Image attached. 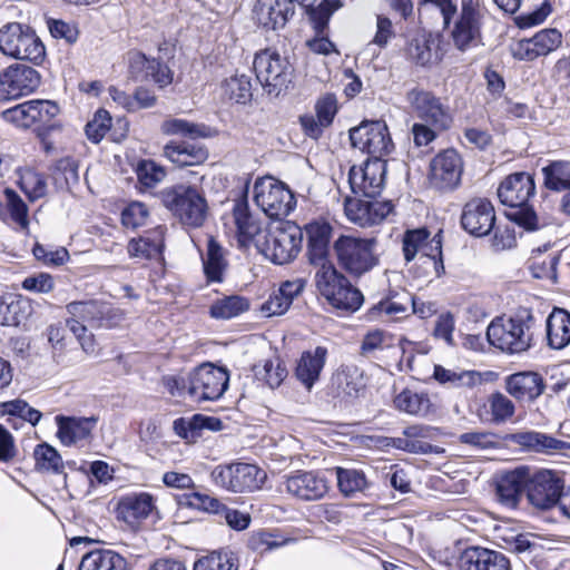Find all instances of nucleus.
<instances>
[{
  "label": "nucleus",
  "instance_id": "a19ab883",
  "mask_svg": "<svg viewBox=\"0 0 570 570\" xmlns=\"http://www.w3.org/2000/svg\"><path fill=\"white\" fill-rule=\"evenodd\" d=\"M6 202L7 223L14 225V228L27 233L29 230V208L24 200L11 188L3 190Z\"/></svg>",
  "mask_w": 570,
  "mask_h": 570
},
{
  "label": "nucleus",
  "instance_id": "0e129e2a",
  "mask_svg": "<svg viewBox=\"0 0 570 570\" xmlns=\"http://www.w3.org/2000/svg\"><path fill=\"white\" fill-rule=\"evenodd\" d=\"M166 176L163 167L158 166L153 160H144L137 167V177L139 183L147 187L153 188L159 184Z\"/></svg>",
  "mask_w": 570,
  "mask_h": 570
},
{
  "label": "nucleus",
  "instance_id": "5701e85b",
  "mask_svg": "<svg viewBox=\"0 0 570 570\" xmlns=\"http://www.w3.org/2000/svg\"><path fill=\"white\" fill-rule=\"evenodd\" d=\"M529 481V469L520 466L503 472L495 480L497 501L507 509H517Z\"/></svg>",
  "mask_w": 570,
  "mask_h": 570
},
{
  "label": "nucleus",
  "instance_id": "a878e982",
  "mask_svg": "<svg viewBox=\"0 0 570 570\" xmlns=\"http://www.w3.org/2000/svg\"><path fill=\"white\" fill-rule=\"evenodd\" d=\"M459 567L461 570H510V561L502 552L470 547L461 553Z\"/></svg>",
  "mask_w": 570,
  "mask_h": 570
},
{
  "label": "nucleus",
  "instance_id": "b1692460",
  "mask_svg": "<svg viewBox=\"0 0 570 570\" xmlns=\"http://www.w3.org/2000/svg\"><path fill=\"white\" fill-rule=\"evenodd\" d=\"M561 43L562 33L558 29L548 28L537 32L532 38L517 42L512 52L517 59L532 61L554 51Z\"/></svg>",
  "mask_w": 570,
  "mask_h": 570
},
{
  "label": "nucleus",
  "instance_id": "58836bf2",
  "mask_svg": "<svg viewBox=\"0 0 570 570\" xmlns=\"http://www.w3.org/2000/svg\"><path fill=\"white\" fill-rule=\"evenodd\" d=\"M78 570H127V562L112 550L96 549L81 558Z\"/></svg>",
  "mask_w": 570,
  "mask_h": 570
},
{
  "label": "nucleus",
  "instance_id": "c756f323",
  "mask_svg": "<svg viewBox=\"0 0 570 570\" xmlns=\"http://www.w3.org/2000/svg\"><path fill=\"white\" fill-rule=\"evenodd\" d=\"M505 389L518 401L532 402L544 392L546 384L535 372H519L507 377Z\"/></svg>",
  "mask_w": 570,
  "mask_h": 570
},
{
  "label": "nucleus",
  "instance_id": "5fc2aeb1",
  "mask_svg": "<svg viewBox=\"0 0 570 570\" xmlns=\"http://www.w3.org/2000/svg\"><path fill=\"white\" fill-rule=\"evenodd\" d=\"M36 468L40 471L60 473L63 461L58 451L48 443L38 444L33 451Z\"/></svg>",
  "mask_w": 570,
  "mask_h": 570
},
{
  "label": "nucleus",
  "instance_id": "7ed1b4c3",
  "mask_svg": "<svg viewBox=\"0 0 570 570\" xmlns=\"http://www.w3.org/2000/svg\"><path fill=\"white\" fill-rule=\"evenodd\" d=\"M532 323L531 314L495 317L487 328V338L492 346L503 353H523L532 345Z\"/></svg>",
  "mask_w": 570,
  "mask_h": 570
},
{
  "label": "nucleus",
  "instance_id": "ea45409f",
  "mask_svg": "<svg viewBox=\"0 0 570 570\" xmlns=\"http://www.w3.org/2000/svg\"><path fill=\"white\" fill-rule=\"evenodd\" d=\"M509 441L535 452L549 453L553 450H561L566 442L554 439L541 432L524 431L509 435Z\"/></svg>",
  "mask_w": 570,
  "mask_h": 570
},
{
  "label": "nucleus",
  "instance_id": "9b49d317",
  "mask_svg": "<svg viewBox=\"0 0 570 570\" xmlns=\"http://www.w3.org/2000/svg\"><path fill=\"white\" fill-rule=\"evenodd\" d=\"M253 199L266 216L275 219L288 216L296 206L295 197L285 184L269 176L256 179Z\"/></svg>",
  "mask_w": 570,
  "mask_h": 570
},
{
  "label": "nucleus",
  "instance_id": "f8f14e48",
  "mask_svg": "<svg viewBox=\"0 0 570 570\" xmlns=\"http://www.w3.org/2000/svg\"><path fill=\"white\" fill-rule=\"evenodd\" d=\"M254 70L268 95L278 96L292 81L293 68L289 61L272 49L256 53Z\"/></svg>",
  "mask_w": 570,
  "mask_h": 570
},
{
  "label": "nucleus",
  "instance_id": "2eb2a0df",
  "mask_svg": "<svg viewBox=\"0 0 570 570\" xmlns=\"http://www.w3.org/2000/svg\"><path fill=\"white\" fill-rule=\"evenodd\" d=\"M386 163L383 159H367L361 166H352L348 184L356 196L375 198L385 185Z\"/></svg>",
  "mask_w": 570,
  "mask_h": 570
},
{
  "label": "nucleus",
  "instance_id": "c85d7f7f",
  "mask_svg": "<svg viewBox=\"0 0 570 570\" xmlns=\"http://www.w3.org/2000/svg\"><path fill=\"white\" fill-rule=\"evenodd\" d=\"M232 217L242 246H248L252 243L256 246L257 239H263L266 230L263 229L262 222L250 213L246 200L235 202Z\"/></svg>",
  "mask_w": 570,
  "mask_h": 570
},
{
  "label": "nucleus",
  "instance_id": "79ce46f5",
  "mask_svg": "<svg viewBox=\"0 0 570 570\" xmlns=\"http://www.w3.org/2000/svg\"><path fill=\"white\" fill-rule=\"evenodd\" d=\"M525 10L515 18L519 28H531L543 23L552 13L553 0H524Z\"/></svg>",
  "mask_w": 570,
  "mask_h": 570
},
{
  "label": "nucleus",
  "instance_id": "e2e57ef3",
  "mask_svg": "<svg viewBox=\"0 0 570 570\" xmlns=\"http://www.w3.org/2000/svg\"><path fill=\"white\" fill-rule=\"evenodd\" d=\"M490 410L492 421L500 424L513 416L515 406L508 396L502 393H495L490 399Z\"/></svg>",
  "mask_w": 570,
  "mask_h": 570
},
{
  "label": "nucleus",
  "instance_id": "de8ad7c7",
  "mask_svg": "<svg viewBox=\"0 0 570 570\" xmlns=\"http://www.w3.org/2000/svg\"><path fill=\"white\" fill-rule=\"evenodd\" d=\"M248 308L249 302L247 298L232 295L215 301L209 308V314L216 320H229L240 315Z\"/></svg>",
  "mask_w": 570,
  "mask_h": 570
},
{
  "label": "nucleus",
  "instance_id": "09e8293b",
  "mask_svg": "<svg viewBox=\"0 0 570 570\" xmlns=\"http://www.w3.org/2000/svg\"><path fill=\"white\" fill-rule=\"evenodd\" d=\"M334 384L346 396H357L364 387L363 375L356 365H343L333 377Z\"/></svg>",
  "mask_w": 570,
  "mask_h": 570
},
{
  "label": "nucleus",
  "instance_id": "680f3d73",
  "mask_svg": "<svg viewBox=\"0 0 570 570\" xmlns=\"http://www.w3.org/2000/svg\"><path fill=\"white\" fill-rule=\"evenodd\" d=\"M459 442L475 450H490L499 446L497 435L489 431H471L462 433L459 435Z\"/></svg>",
  "mask_w": 570,
  "mask_h": 570
},
{
  "label": "nucleus",
  "instance_id": "f3484780",
  "mask_svg": "<svg viewBox=\"0 0 570 570\" xmlns=\"http://www.w3.org/2000/svg\"><path fill=\"white\" fill-rule=\"evenodd\" d=\"M406 101L417 118L436 129H446L451 124L449 109L433 92L413 88L406 94Z\"/></svg>",
  "mask_w": 570,
  "mask_h": 570
},
{
  "label": "nucleus",
  "instance_id": "f03ea898",
  "mask_svg": "<svg viewBox=\"0 0 570 570\" xmlns=\"http://www.w3.org/2000/svg\"><path fill=\"white\" fill-rule=\"evenodd\" d=\"M66 308L69 314L66 324L87 354L95 353L96 348L94 336L88 333L86 324L97 328H111L124 321V313L112 304L106 302H71Z\"/></svg>",
  "mask_w": 570,
  "mask_h": 570
},
{
  "label": "nucleus",
  "instance_id": "6e6552de",
  "mask_svg": "<svg viewBox=\"0 0 570 570\" xmlns=\"http://www.w3.org/2000/svg\"><path fill=\"white\" fill-rule=\"evenodd\" d=\"M315 283L322 296L337 309L355 312L363 304L362 293L338 273L334 265H327L325 269L317 271Z\"/></svg>",
  "mask_w": 570,
  "mask_h": 570
},
{
  "label": "nucleus",
  "instance_id": "774afa93",
  "mask_svg": "<svg viewBox=\"0 0 570 570\" xmlns=\"http://www.w3.org/2000/svg\"><path fill=\"white\" fill-rule=\"evenodd\" d=\"M2 406L4 413L19 416L32 425H36L42 416L40 411L31 407L27 402L22 400L6 402Z\"/></svg>",
  "mask_w": 570,
  "mask_h": 570
},
{
  "label": "nucleus",
  "instance_id": "4d7b16f0",
  "mask_svg": "<svg viewBox=\"0 0 570 570\" xmlns=\"http://www.w3.org/2000/svg\"><path fill=\"white\" fill-rule=\"evenodd\" d=\"M392 346V336L387 332L379 328L368 331L360 346V354L364 357H371L376 352L383 351L384 348Z\"/></svg>",
  "mask_w": 570,
  "mask_h": 570
},
{
  "label": "nucleus",
  "instance_id": "6ab92c4d",
  "mask_svg": "<svg viewBox=\"0 0 570 570\" xmlns=\"http://www.w3.org/2000/svg\"><path fill=\"white\" fill-rule=\"evenodd\" d=\"M563 484L554 472L541 470L531 474L527 484V498L537 509L548 510L558 504Z\"/></svg>",
  "mask_w": 570,
  "mask_h": 570
},
{
  "label": "nucleus",
  "instance_id": "bb28decb",
  "mask_svg": "<svg viewBox=\"0 0 570 570\" xmlns=\"http://www.w3.org/2000/svg\"><path fill=\"white\" fill-rule=\"evenodd\" d=\"M55 420L58 428L57 438L61 444L66 446L88 441L98 422L96 416L77 417L57 415Z\"/></svg>",
  "mask_w": 570,
  "mask_h": 570
},
{
  "label": "nucleus",
  "instance_id": "a18cd8bd",
  "mask_svg": "<svg viewBox=\"0 0 570 570\" xmlns=\"http://www.w3.org/2000/svg\"><path fill=\"white\" fill-rule=\"evenodd\" d=\"M337 487L344 497H354L368 488V481L363 471L356 469L335 468Z\"/></svg>",
  "mask_w": 570,
  "mask_h": 570
},
{
  "label": "nucleus",
  "instance_id": "1a4fd4ad",
  "mask_svg": "<svg viewBox=\"0 0 570 570\" xmlns=\"http://www.w3.org/2000/svg\"><path fill=\"white\" fill-rule=\"evenodd\" d=\"M303 232L296 225L269 228L263 239H257L256 248L267 259L277 265L294 261L302 249Z\"/></svg>",
  "mask_w": 570,
  "mask_h": 570
},
{
  "label": "nucleus",
  "instance_id": "f704fd0d",
  "mask_svg": "<svg viewBox=\"0 0 570 570\" xmlns=\"http://www.w3.org/2000/svg\"><path fill=\"white\" fill-rule=\"evenodd\" d=\"M548 345L554 350H562L570 344V313L563 308L554 307L547 318Z\"/></svg>",
  "mask_w": 570,
  "mask_h": 570
},
{
  "label": "nucleus",
  "instance_id": "864d4df0",
  "mask_svg": "<svg viewBox=\"0 0 570 570\" xmlns=\"http://www.w3.org/2000/svg\"><path fill=\"white\" fill-rule=\"evenodd\" d=\"M23 302L12 293H0V325L17 326L21 322Z\"/></svg>",
  "mask_w": 570,
  "mask_h": 570
},
{
  "label": "nucleus",
  "instance_id": "4468645a",
  "mask_svg": "<svg viewBox=\"0 0 570 570\" xmlns=\"http://www.w3.org/2000/svg\"><path fill=\"white\" fill-rule=\"evenodd\" d=\"M350 139L353 147L371 155V159H382L394 148L387 125L381 120L363 121L350 130Z\"/></svg>",
  "mask_w": 570,
  "mask_h": 570
},
{
  "label": "nucleus",
  "instance_id": "f257e3e1",
  "mask_svg": "<svg viewBox=\"0 0 570 570\" xmlns=\"http://www.w3.org/2000/svg\"><path fill=\"white\" fill-rule=\"evenodd\" d=\"M438 10L443 19L444 28H449L454 47L464 52L481 42V28L485 9L480 0H461L460 10L453 0H421L419 11Z\"/></svg>",
  "mask_w": 570,
  "mask_h": 570
},
{
  "label": "nucleus",
  "instance_id": "7c9ffc66",
  "mask_svg": "<svg viewBox=\"0 0 570 570\" xmlns=\"http://www.w3.org/2000/svg\"><path fill=\"white\" fill-rule=\"evenodd\" d=\"M328 355L325 346H316L313 350L304 351L296 362L295 376L307 389L311 390L318 381Z\"/></svg>",
  "mask_w": 570,
  "mask_h": 570
},
{
  "label": "nucleus",
  "instance_id": "6e6d98bb",
  "mask_svg": "<svg viewBox=\"0 0 570 570\" xmlns=\"http://www.w3.org/2000/svg\"><path fill=\"white\" fill-rule=\"evenodd\" d=\"M254 373L256 379L264 381L271 389L278 387L287 375L278 358L266 360L263 365H255Z\"/></svg>",
  "mask_w": 570,
  "mask_h": 570
},
{
  "label": "nucleus",
  "instance_id": "cd10ccee",
  "mask_svg": "<svg viewBox=\"0 0 570 570\" xmlns=\"http://www.w3.org/2000/svg\"><path fill=\"white\" fill-rule=\"evenodd\" d=\"M253 12L259 26L276 30L293 17L294 4L291 0H257Z\"/></svg>",
  "mask_w": 570,
  "mask_h": 570
},
{
  "label": "nucleus",
  "instance_id": "69168bd1",
  "mask_svg": "<svg viewBox=\"0 0 570 570\" xmlns=\"http://www.w3.org/2000/svg\"><path fill=\"white\" fill-rule=\"evenodd\" d=\"M181 503L210 513H220V509L224 508V504L218 499L200 492L185 494Z\"/></svg>",
  "mask_w": 570,
  "mask_h": 570
},
{
  "label": "nucleus",
  "instance_id": "412c9836",
  "mask_svg": "<svg viewBox=\"0 0 570 570\" xmlns=\"http://www.w3.org/2000/svg\"><path fill=\"white\" fill-rule=\"evenodd\" d=\"M390 202L363 200L346 197L344 212L347 219L361 227H370L382 223L392 212Z\"/></svg>",
  "mask_w": 570,
  "mask_h": 570
},
{
  "label": "nucleus",
  "instance_id": "bf43d9fd",
  "mask_svg": "<svg viewBox=\"0 0 570 570\" xmlns=\"http://www.w3.org/2000/svg\"><path fill=\"white\" fill-rule=\"evenodd\" d=\"M35 109L32 108L31 100L19 104L12 108H9L2 112V117L6 121L16 125L21 128H30L36 125Z\"/></svg>",
  "mask_w": 570,
  "mask_h": 570
},
{
  "label": "nucleus",
  "instance_id": "c9c22d12",
  "mask_svg": "<svg viewBox=\"0 0 570 570\" xmlns=\"http://www.w3.org/2000/svg\"><path fill=\"white\" fill-rule=\"evenodd\" d=\"M154 508V500L149 493H131L122 497L118 502V514L127 523H135L149 515Z\"/></svg>",
  "mask_w": 570,
  "mask_h": 570
},
{
  "label": "nucleus",
  "instance_id": "a211bd4d",
  "mask_svg": "<svg viewBox=\"0 0 570 570\" xmlns=\"http://www.w3.org/2000/svg\"><path fill=\"white\" fill-rule=\"evenodd\" d=\"M302 232L306 237V257L308 263L317 267V271H323L327 265H333L330 261L332 225L327 220L318 218L307 223Z\"/></svg>",
  "mask_w": 570,
  "mask_h": 570
},
{
  "label": "nucleus",
  "instance_id": "ddd939ff",
  "mask_svg": "<svg viewBox=\"0 0 570 570\" xmlns=\"http://www.w3.org/2000/svg\"><path fill=\"white\" fill-rule=\"evenodd\" d=\"M226 368L204 363L188 373V396L195 402L216 401L228 387Z\"/></svg>",
  "mask_w": 570,
  "mask_h": 570
},
{
  "label": "nucleus",
  "instance_id": "423d86ee",
  "mask_svg": "<svg viewBox=\"0 0 570 570\" xmlns=\"http://www.w3.org/2000/svg\"><path fill=\"white\" fill-rule=\"evenodd\" d=\"M161 200L181 224L200 227L207 217L208 205L204 195L193 186L177 185L161 193Z\"/></svg>",
  "mask_w": 570,
  "mask_h": 570
},
{
  "label": "nucleus",
  "instance_id": "39448f33",
  "mask_svg": "<svg viewBox=\"0 0 570 570\" xmlns=\"http://www.w3.org/2000/svg\"><path fill=\"white\" fill-rule=\"evenodd\" d=\"M0 51L10 58L40 65L46 48L36 31L20 22H9L0 28Z\"/></svg>",
  "mask_w": 570,
  "mask_h": 570
},
{
  "label": "nucleus",
  "instance_id": "393cba45",
  "mask_svg": "<svg viewBox=\"0 0 570 570\" xmlns=\"http://www.w3.org/2000/svg\"><path fill=\"white\" fill-rule=\"evenodd\" d=\"M285 487L289 494L305 501L320 500L328 491L327 480L314 471H296L287 475Z\"/></svg>",
  "mask_w": 570,
  "mask_h": 570
},
{
  "label": "nucleus",
  "instance_id": "4c0bfd02",
  "mask_svg": "<svg viewBox=\"0 0 570 570\" xmlns=\"http://www.w3.org/2000/svg\"><path fill=\"white\" fill-rule=\"evenodd\" d=\"M165 226H157L138 239H131L128 244V253L134 257L154 258L161 254L165 246Z\"/></svg>",
  "mask_w": 570,
  "mask_h": 570
},
{
  "label": "nucleus",
  "instance_id": "2f4dec72",
  "mask_svg": "<svg viewBox=\"0 0 570 570\" xmlns=\"http://www.w3.org/2000/svg\"><path fill=\"white\" fill-rule=\"evenodd\" d=\"M163 155L179 167L197 166L208 158V151L202 144L175 140L164 146Z\"/></svg>",
  "mask_w": 570,
  "mask_h": 570
},
{
  "label": "nucleus",
  "instance_id": "72a5a7b5",
  "mask_svg": "<svg viewBox=\"0 0 570 570\" xmlns=\"http://www.w3.org/2000/svg\"><path fill=\"white\" fill-rule=\"evenodd\" d=\"M394 407L407 415L425 417L432 412V402L426 392L404 389L393 399Z\"/></svg>",
  "mask_w": 570,
  "mask_h": 570
},
{
  "label": "nucleus",
  "instance_id": "37998d69",
  "mask_svg": "<svg viewBox=\"0 0 570 570\" xmlns=\"http://www.w3.org/2000/svg\"><path fill=\"white\" fill-rule=\"evenodd\" d=\"M434 379L451 387H473L481 383V374L475 371L450 370L441 365L434 366Z\"/></svg>",
  "mask_w": 570,
  "mask_h": 570
},
{
  "label": "nucleus",
  "instance_id": "473e14b6",
  "mask_svg": "<svg viewBox=\"0 0 570 570\" xmlns=\"http://www.w3.org/2000/svg\"><path fill=\"white\" fill-rule=\"evenodd\" d=\"M407 57L420 66H429L442 59L440 40L431 33H420L407 45Z\"/></svg>",
  "mask_w": 570,
  "mask_h": 570
},
{
  "label": "nucleus",
  "instance_id": "dca6fc26",
  "mask_svg": "<svg viewBox=\"0 0 570 570\" xmlns=\"http://www.w3.org/2000/svg\"><path fill=\"white\" fill-rule=\"evenodd\" d=\"M40 85V75L32 67L14 63L0 71V101L32 94Z\"/></svg>",
  "mask_w": 570,
  "mask_h": 570
},
{
  "label": "nucleus",
  "instance_id": "e433bc0d",
  "mask_svg": "<svg viewBox=\"0 0 570 570\" xmlns=\"http://www.w3.org/2000/svg\"><path fill=\"white\" fill-rule=\"evenodd\" d=\"M203 267L208 282H223L228 267L227 250L214 237L208 238Z\"/></svg>",
  "mask_w": 570,
  "mask_h": 570
},
{
  "label": "nucleus",
  "instance_id": "603ef678",
  "mask_svg": "<svg viewBox=\"0 0 570 570\" xmlns=\"http://www.w3.org/2000/svg\"><path fill=\"white\" fill-rule=\"evenodd\" d=\"M544 185L556 191H570V163L558 161L542 169Z\"/></svg>",
  "mask_w": 570,
  "mask_h": 570
},
{
  "label": "nucleus",
  "instance_id": "8fccbe9b",
  "mask_svg": "<svg viewBox=\"0 0 570 570\" xmlns=\"http://www.w3.org/2000/svg\"><path fill=\"white\" fill-rule=\"evenodd\" d=\"M19 186L31 203L45 197L48 190L46 177L31 168L19 171Z\"/></svg>",
  "mask_w": 570,
  "mask_h": 570
},
{
  "label": "nucleus",
  "instance_id": "3c124183",
  "mask_svg": "<svg viewBox=\"0 0 570 570\" xmlns=\"http://www.w3.org/2000/svg\"><path fill=\"white\" fill-rule=\"evenodd\" d=\"M442 242L441 234L438 233L431 239H426L424 242L423 247L421 248L419 261L425 268H433L436 276H440L443 271V262H442Z\"/></svg>",
  "mask_w": 570,
  "mask_h": 570
},
{
  "label": "nucleus",
  "instance_id": "338daca9",
  "mask_svg": "<svg viewBox=\"0 0 570 570\" xmlns=\"http://www.w3.org/2000/svg\"><path fill=\"white\" fill-rule=\"evenodd\" d=\"M111 118L106 110H98L91 121L86 125L85 131L89 140L98 144L109 130Z\"/></svg>",
  "mask_w": 570,
  "mask_h": 570
},
{
  "label": "nucleus",
  "instance_id": "20e7f679",
  "mask_svg": "<svg viewBox=\"0 0 570 570\" xmlns=\"http://www.w3.org/2000/svg\"><path fill=\"white\" fill-rule=\"evenodd\" d=\"M535 186L531 175L515 173L508 176L498 188L500 202L511 208H518L511 218L527 229H535L538 218L534 210L528 205L534 195Z\"/></svg>",
  "mask_w": 570,
  "mask_h": 570
},
{
  "label": "nucleus",
  "instance_id": "13d9d810",
  "mask_svg": "<svg viewBox=\"0 0 570 570\" xmlns=\"http://www.w3.org/2000/svg\"><path fill=\"white\" fill-rule=\"evenodd\" d=\"M194 570H237V564L232 553L212 552L198 559Z\"/></svg>",
  "mask_w": 570,
  "mask_h": 570
},
{
  "label": "nucleus",
  "instance_id": "49530a36",
  "mask_svg": "<svg viewBox=\"0 0 570 570\" xmlns=\"http://www.w3.org/2000/svg\"><path fill=\"white\" fill-rule=\"evenodd\" d=\"M164 135L181 136L191 139L205 138L210 134V129L205 125L190 122L181 118H167L160 125Z\"/></svg>",
  "mask_w": 570,
  "mask_h": 570
},
{
  "label": "nucleus",
  "instance_id": "aec40b11",
  "mask_svg": "<svg viewBox=\"0 0 570 570\" xmlns=\"http://www.w3.org/2000/svg\"><path fill=\"white\" fill-rule=\"evenodd\" d=\"M462 169L463 164L458 151L446 149L431 160L429 180L438 189H453L461 180Z\"/></svg>",
  "mask_w": 570,
  "mask_h": 570
},
{
  "label": "nucleus",
  "instance_id": "0eeeda50",
  "mask_svg": "<svg viewBox=\"0 0 570 570\" xmlns=\"http://www.w3.org/2000/svg\"><path fill=\"white\" fill-rule=\"evenodd\" d=\"M334 250L341 266L355 276L370 272L380 262L375 237L342 235L335 240Z\"/></svg>",
  "mask_w": 570,
  "mask_h": 570
},
{
  "label": "nucleus",
  "instance_id": "4be33fe9",
  "mask_svg": "<svg viewBox=\"0 0 570 570\" xmlns=\"http://www.w3.org/2000/svg\"><path fill=\"white\" fill-rule=\"evenodd\" d=\"M494 222L495 213L490 200L473 198L464 205L461 225L469 234L485 236L493 229Z\"/></svg>",
  "mask_w": 570,
  "mask_h": 570
},
{
  "label": "nucleus",
  "instance_id": "052dcab7",
  "mask_svg": "<svg viewBox=\"0 0 570 570\" xmlns=\"http://www.w3.org/2000/svg\"><path fill=\"white\" fill-rule=\"evenodd\" d=\"M430 237L426 228H417L405 232L402 240V250L406 262L413 261L420 255L424 242Z\"/></svg>",
  "mask_w": 570,
  "mask_h": 570
},
{
  "label": "nucleus",
  "instance_id": "c03bdc74",
  "mask_svg": "<svg viewBox=\"0 0 570 570\" xmlns=\"http://www.w3.org/2000/svg\"><path fill=\"white\" fill-rule=\"evenodd\" d=\"M224 99L237 104H247L253 97L250 77L247 75H234L226 78L220 85Z\"/></svg>",
  "mask_w": 570,
  "mask_h": 570
},
{
  "label": "nucleus",
  "instance_id": "9d476101",
  "mask_svg": "<svg viewBox=\"0 0 570 570\" xmlns=\"http://www.w3.org/2000/svg\"><path fill=\"white\" fill-rule=\"evenodd\" d=\"M210 478L217 487L229 492L242 493L259 490L267 474L255 464L235 462L215 466Z\"/></svg>",
  "mask_w": 570,
  "mask_h": 570
}]
</instances>
